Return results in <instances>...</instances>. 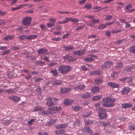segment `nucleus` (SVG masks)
I'll use <instances>...</instances> for the list:
<instances>
[{"instance_id": "nucleus-55", "label": "nucleus", "mask_w": 135, "mask_h": 135, "mask_svg": "<svg viewBox=\"0 0 135 135\" xmlns=\"http://www.w3.org/2000/svg\"><path fill=\"white\" fill-rule=\"evenodd\" d=\"M39 26L42 29H45L46 28V26L45 25H41Z\"/></svg>"}, {"instance_id": "nucleus-58", "label": "nucleus", "mask_w": 135, "mask_h": 135, "mask_svg": "<svg viewBox=\"0 0 135 135\" xmlns=\"http://www.w3.org/2000/svg\"><path fill=\"white\" fill-rule=\"evenodd\" d=\"M132 5L130 4L128 5L127 6H126L125 7V8L126 9L128 10L129 9H130L132 8Z\"/></svg>"}, {"instance_id": "nucleus-61", "label": "nucleus", "mask_w": 135, "mask_h": 135, "mask_svg": "<svg viewBox=\"0 0 135 135\" xmlns=\"http://www.w3.org/2000/svg\"><path fill=\"white\" fill-rule=\"evenodd\" d=\"M38 135H49L47 133L44 132H39L38 133Z\"/></svg>"}, {"instance_id": "nucleus-39", "label": "nucleus", "mask_w": 135, "mask_h": 135, "mask_svg": "<svg viewBox=\"0 0 135 135\" xmlns=\"http://www.w3.org/2000/svg\"><path fill=\"white\" fill-rule=\"evenodd\" d=\"M51 73L54 76H56L57 75L58 73L56 69H54L51 71Z\"/></svg>"}, {"instance_id": "nucleus-56", "label": "nucleus", "mask_w": 135, "mask_h": 135, "mask_svg": "<svg viewBox=\"0 0 135 135\" xmlns=\"http://www.w3.org/2000/svg\"><path fill=\"white\" fill-rule=\"evenodd\" d=\"M113 18V17L111 15H109L106 17L105 19L107 20H111Z\"/></svg>"}, {"instance_id": "nucleus-22", "label": "nucleus", "mask_w": 135, "mask_h": 135, "mask_svg": "<svg viewBox=\"0 0 135 135\" xmlns=\"http://www.w3.org/2000/svg\"><path fill=\"white\" fill-rule=\"evenodd\" d=\"M100 89V88L98 87L95 86L91 88V91L92 92L95 93L98 91Z\"/></svg>"}, {"instance_id": "nucleus-60", "label": "nucleus", "mask_w": 135, "mask_h": 135, "mask_svg": "<svg viewBox=\"0 0 135 135\" xmlns=\"http://www.w3.org/2000/svg\"><path fill=\"white\" fill-rule=\"evenodd\" d=\"M6 12L4 11H2L0 10V15L4 16L6 14Z\"/></svg>"}, {"instance_id": "nucleus-4", "label": "nucleus", "mask_w": 135, "mask_h": 135, "mask_svg": "<svg viewBox=\"0 0 135 135\" xmlns=\"http://www.w3.org/2000/svg\"><path fill=\"white\" fill-rule=\"evenodd\" d=\"M113 64L112 62L107 61L105 62L104 64L102 65L101 67L103 69H106L107 68H109Z\"/></svg>"}, {"instance_id": "nucleus-28", "label": "nucleus", "mask_w": 135, "mask_h": 135, "mask_svg": "<svg viewBox=\"0 0 135 135\" xmlns=\"http://www.w3.org/2000/svg\"><path fill=\"white\" fill-rule=\"evenodd\" d=\"M56 122L55 120L54 119H52L50 121L47 122L46 124V125L47 126H49L53 124Z\"/></svg>"}, {"instance_id": "nucleus-40", "label": "nucleus", "mask_w": 135, "mask_h": 135, "mask_svg": "<svg viewBox=\"0 0 135 135\" xmlns=\"http://www.w3.org/2000/svg\"><path fill=\"white\" fill-rule=\"evenodd\" d=\"M119 73V71H115L113 72V74L111 75V77L112 78L117 76L118 75Z\"/></svg>"}, {"instance_id": "nucleus-24", "label": "nucleus", "mask_w": 135, "mask_h": 135, "mask_svg": "<svg viewBox=\"0 0 135 135\" xmlns=\"http://www.w3.org/2000/svg\"><path fill=\"white\" fill-rule=\"evenodd\" d=\"M91 112L85 111L84 112L83 114V116L84 117H87L91 114Z\"/></svg>"}, {"instance_id": "nucleus-7", "label": "nucleus", "mask_w": 135, "mask_h": 135, "mask_svg": "<svg viewBox=\"0 0 135 135\" xmlns=\"http://www.w3.org/2000/svg\"><path fill=\"white\" fill-rule=\"evenodd\" d=\"M9 98L15 102H17L20 101L21 99L20 97L16 96L11 95L9 97Z\"/></svg>"}, {"instance_id": "nucleus-31", "label": "nucleus", "mask_w": 135, "mask_h": 135, "mask_svg": "<svg viewBox=\"0 0 135 135\" xmlns=\"http://www.w3.org/2000/svg\"><path fill=\"white\" fill-rule=\"evenodd\" d=\"M37 37L36 35H30L29 36L27 35V39L28 40H31L33 39L36 38Z\"/></svg>"}, {"instance_id": "nucleus-11", "label": "nucleus", "mask_w": 135, "mask_h": 135, "mask_svg": "<svg viewBox=\"0 0 135 135\" xmlns=\"http://www.w3.org/2000/svg\"><path fill=\"white\" fill-rule=\"evenodd\" d=\"M108 84L109 86L113 88H118L119 86V85L118 84L112 82H108Z\"/></svg>"}, {"instance_id": "nucleus-30", "label": "nucleus", "mask_w": 135, "mask_h": 135, "mask_svg": "<svg viewBox=\"0 0 135 135\" xmlns=\"http://www.w3.org/2000/svg\"><path fill=\"white\" fill-rule=\"evenodd\" d=\"M65 131V130L64 129H60L55 131V132L57 134H61L64 133Z\"/></svg>"}, {"instance_id": "nucleus-25", "label": "nucleus", "mask_w": 135, "mask_h": 135, "mask_svg": "<svg viewBox=\"0 0 135 135\" xmlns=\"http://www.w3.org/2000/svg\"><path fill=\"white\" fill-rule=\"evenodd\" d=\"M126 41L125 39H122L118 41H115L114 42L115 44H124L126 43Z\"/></svg>"}, {"instance_id": "nucleus-43", "label": "nucleus", "mask_w": 135, "mask_h": 135, "mask_svg": "<svg viewBox=\"0 0 135 135\" xmlns=\"http://www.w3.org/2000/svg\"><path fill=\"white\" fill-rule=\"evenodd\" d=\"M123 63L122 62H120L119 63L116 64V68H121L123 66Z\"/></svg>"}, {"instance_id": "nucleus-16", "label": "nucleus", "mask_w": 135, "mask_h": 135, "mask_svg": "<svg viewBox=\"0 0 135 135\" xmlns=\"http://www.w3.org/2000/svg\"><path fill=\"white\" fill-rule=\"evenodd\" d=\"M103 82V80L101 78L97 79L95 80L93 83L95 85H99L101 84Z\"/></svg>"}, {"instance_id": "nucleus-50", "label": "nucleus", "mask_w": 135, "mask_h": 135, "mask_svg": "<svg viewBox=\"0 0 135 135\" xmlns=\"http://www.w3.org/2000/svg\"><path fill=\"white\" fill-rule=\"evenodd\" d=\"M10 51L9 50H7L4 51L3 52L2 54V55H8L9 54Z\"/></svg>"}, {"instance_id": "nucleus-33", "label": "nucleus", "mask_w": 135, "mask_h": 135, "mask_svg": "<svg viewBox=\"0 0 135 135\" xmlns=\"http://www.w3.org/2000/svg\"><path fill=\"white\" fill-rule=\"evenodd\" d=\"M62 83V81L60 80H56L55 81L53 84V85H59L61 84Z\"/></svg>"}, {"instance_id": "nucleus-27", "label": "nucleus", "mask_w": 135, "mask_h": 135, "mask_svg": "<svg viewBox=\"0 0 135 135\" xmlns=\"http://www.w3.org/2000/svg\"><path fill=\"white\" fill-rule=\"evenodd\" d=\"M47 50L46 49H41L38 50H37V51L38 54H43L45 52H47Z\"/></svg>"}, {"instance_id": "nucleus-3", "label": "nucleus", "mask_w": 135, "mask_h": 135, "mask_svg": "<svg viewBox=\"0 0 135 135\" xmlns=\"http://www.w3.org/2000/svg\"><path fill=\"white\" fill-rule=\"evenodd\" d=\"M99 116L100 119H103L106 118L107 117L106 109L101 108L100 110L98 112Z\"/></svg>"}, {"instance_id": "nucleus-37", "label": "nucleus", "mask_w": 135, "mask_h": 135, "mask_svg": "<svg viewBox=\"0 0 135 135\" xmlns=\"http://www.w3.org/2000/svg\"><path fill=\"white\" fill-rule=\"evenodd\" d=\"M13 38V36H7L4 37L3 39L5 40H7L8 39L10 40H12Z\"/></svg>"}, {"instance_id": "nucleus-21", "label": "nucleus", "mask_w": 135, "mask_h": 135, "mask_svg": "<svg viewBox=\"0 0 135 135\" xmlns=\"http://www.w3.org/2000/svg\"><path fill=\"white\" fill-rule=\"evenodd\" d=\"M132 104L128 103H125L122 104V107L123 108H126L132 107Z\"/></svg>"}, {"instance_id": "nucleus-42", "label": "nucleus", "mask_w": 135, "mask_h": 135, "mask_svg": "<svg viewBox=\"0 0 135 135\" xmlns=\"http://www.w3.org/2000/svg\"><path fill=\"white\" fill-rule=\"evenodd\" d=\"M130 51L131 52L135 54V46L131 47L130 49Z\"/></svg>"}, {"instance_id": "nucleus-49", "label": "nucleus", "mask_w": 135, "mask_h": 135, "mask_svg": "<svg viewBox=\"0 0 135 135\" xmlns=\"http://www.w3.org/2000/svg\"><path fill=\"white\" fill-rule=\"evenodd\" d=\"M106 26L107 25H105L104 24H102L99 26L98 28L99 29H104Z\"/></svg>"}, {"instance_id": "nucleus-62", "label": "nucleus", "mask_w": 135, "mask_h": 135, "mask_svg": "<svg viewBox=\"0 0 135 135\" xmlns=\"http://www.w3.org/2000/svg\"><path fill=\"white\" fill-rule=\"evenodd\" d=\"M121 31V30H114L112 31V33H117L119 32H120Z\"/></svg>"}, {"instance_id": "nucleus-8", "label": "nucleus", "mask_w": 135, "mask_h": 135, "mask_svg": "<svg viewBox=\"0 0 135 135\" xmlns=\"http://www.w3.org/2000/svg\"><path fill=\"white\" fill-rule=\"evenodd\" d=\"M130 90V89L127 87L124 88L121 91V93L123 95H127L128 94Z\"/></svg>"}, {"instance_id": "nucleus-64", "label": "nucleus", "mask_w": 135, "mask_h": 135, "mask_svg": "<svg viewBox=\"0 0 135 135\" xmlns=\"http://www.w3.org/2000/svg\"><path fill=\"white\" fill-rule=\"evenodd\" d=\"M69 35V34L68 33H66L65 34H64L63 35V37H62V38H65L67 37H68V36Z\"/></svg>"}, {"instance_id": "nucleus-38", "label": "nucleus", "mask_w": 135, "mask_h": 135, "mask_svg": "<svg viewBox=\"0 0 135 135\" xmlns=\"http://www.w3.org/2000/svg\"><path fill=\"white\" fill-rule=\"evenodd\" d=\"M45 63V62H42V61H36L35 62V64L37 65H43Z\"/></svg>"}, {"instance_id": "nucleus-59", "label": "nucleus", "mask_w": 135, "mask_h": 135, "mask_svg": "<svg viewBox=\"0 0 135 135\" xmlns=\"http://www.w3.org/2000/svg\"><path fill=\"white\" fill-rule=\"evenodd\" d=\"M81 68L84 70H87L89 69V68H86L85 66H82L81 67Z\"/></svg>"}, {"instance_id": "nucleus-10", "label": "nucleus", "mask_w": 135, "mask_h": 135, "mask_svg": "<svg viewBox=\"0 0 135 135\" xmlns=\"http://www.w3.org/2000/svg\"><path fill=\"white\" fill-rule=\"evenodd\" d=\"M50 21L49 23L47 24V25L49 27H52L53 26L55 25V22H56V19L52 18L49 20Z\"/></svg>"}, {"instance_id": "nucleus-45", "label": "nucleus", "mask_w": 135, "mask_h": 135, "mask_svg": "<svg viewBox=\"0 0 135 135\" xmlns=\"http://www.w3.org/2000/svg\"><path fill=\"white\" fill-rule=\"evenodd\" d=\"M43 109L41 107H37L34 108L33 112H36L40 111Z\"/></svg>"}, {"instance_id": "nucleus-13", "label": "nucleus", "mask_w": 135, "mask_h": 135, "mask_svg": "<svg viewBox=\"0 0 135 135\" xmlns=\"http://www.w3.org/2000/svg\"><path fill=\"white\" fill-rule=\"evenodd\" d=\"M67 126V124L66 123L59 124L56 126V128L57 129H59L66 128Z\"/></svg>"}, {"instance_id": "nucleus-44", "label": "nucleus", "mask_w": 135, "mask_h": 135, "mask_svg": "<svg viewBox=\"0 0 135 135\" xmlns=\"http://www.w3.org/2000/svg\"><path fill=\"white\" fill-rule=\"evenodd\" d=\"M84 7L86 8L87 9H90L92 7V5L90 4L89 3L85 5Z\"/></svg>"}, {"instance_id": "nucleus-32", "label": "nucleus", "mask_w": 135, "mask_h": 135, "mask_svg": "<svg viewBox=\"0 0 135 135\" xmlns=\"http://www.w3.org/2000/svg\"><path fill=\"white\" fill-rule=\"evenodd\" d=\"M84 60L85 61H86L87 62H91L92 61L94 60V59L92 57H87L84 59Z\"/></svg>"}, {"instance_id": "nucleus-26", "label": "nucleus", "mask_w": 135, "mask_h": 135, "mask_svg": "<svg viewBox=\"0 0 135 135\" xmlns=\"http://www.w3.org/2000/svg\"><path fill=\"white\" fill-rule=\"evenodd\" d=\"M84 131L86 133H92L93 131L91 129L88 127H85L84 129Z\"/></svg>"}, {"instance_id": "nucleus-6", "label": "nucleus", "mask_w": 135, "mask_h": 135, "mask_svg": "<svg viewBox=\"0 0 135 135\" xmlns=\"http://www.w3.org/2000/svg\"><path fill=\"white\" fill-rule=\"evenodd\" d=\"M86 52V50L84 49L76 51L73 52V54L75 55L81 56Z\"/></svg>"}, {"instance_id": "nucleus-36", "label": "nucleus", "mask_w": 135, "mask_h": 135, "mask_svg": "<svg viewBox=\"0 0 135 135\" xmlns=\"http://www.w3.org/2000/svg\"><path fill=\"white\" fill-rule=\"evenodd\" d=\"M84 123L86 125H89L90 124H93V120H89L88 121L86 119L84 120Z\"/></svg>"}, {"instance_id": "nucleus-2", "label": "nucleus", "mask_w": 135, "mask_h": 135, "mask_svg": "<svg viewBox=\"0 0 135 135\" xmlns=\"http://www.w3.org/2000/svg\"><path fill=\"white\" fill-rule=\"evenodd\" d=\"M72 68L69 66H60L59 69L62 74H65L70 71Z\"/></svg>"}, {"instance_id": "nucleus-41", "label": "nucleus", "mask_w": 135, "mask_h": 135, "mask_svg": "<svg viewBox=\"0 0 135 135\" xmlns=\"http://www.w3.org/2000/svg\"><path fill=\"white\" fill-rule=\"evenodd\" d=\"M15 92V91L12 89H8L6 91V93H10L11 94H13Z\"/></svg>"}, {"instance_id": "nucleus-17", "label": "nucleus", "mask_w": 135, "mask_h": 135, "mask_svg": "<svg viewBox=\"0 0 135 135\" xmlns=\"http://www.w3.org/2000/svg\"><path fill=\"white\" fill-rule=\"evenodd\" d=\"M63 48L66 51L72 50L74 49V48L73 46H71L70 45L65 46L63 47Z\"/></svg>"}, {"instance_id": "nucleus-57", "label": "nucleus", "mask_w": 135, "mask_h": 135, "mask_svg": "<svg viewBox=\"0 0 135 135\" xmlns=\"http://www.w3.org/2000/svg\"><path fill=\"white\" fill-rule=\"evenodd\" d=\"M83 28L82 26H78L77 28H76L75 30L76 31H78V30H80Z\"/></svg>"}, {"instance_id": "nucleus-20", "label": "nucleus", "mask_w": 135, "mask_h": 135, "mask_svg": "<svg viewBox=\"0 0 135 135\" xmlns=\"http://www.w3.org/2000/svg\"><path fill=\"white\" fill-rule=\"evenodd\" d=\"M80 96L83 98L86 99L89 98L90 96V93L88 92L85 94H81Z\"/></svg>"}, {"instance_id": "nucleus-46", "label": "nucleus", "mask_w": 135, "mask_h": 135, "mask_svg": "<svg viewBox=\"0 0 135 135\" xmlns=\"http://www.w3.org/2000/svg\"><path fill=\"white\" fill-rule=\"evenodd\" d=\"M11 123V122L10 120H5L3 123V124L4 126H6Z\"/></svg>"}, {"instance_id": "nucleus-23", "label": "nucleus", "mask_w": 135, "mask_h": 135, "mask_svg": "<svg viewBox=\"0 0 135 135\" xmlns=\"http://www.w3.org/2000/svg\"><path fill=\"white\" fill-rule=\"evenodd\" d=\"M27 5V4H26L20 5H19L18 6L15 7H12L11 8L12 10V11H14L18 9H20L21 8H22L23 6Z\"/></svg>"}, {"instance_id": "nucleus-47", "label": "nucleus", "mask_w": 135, "mask_h": 135, "mask_svg": "<svg viewBox=\"0 0 135 135\" xmlns=\"http://www.w3.org/2000/svg\"><path fill=\"white\" fill-rule=\"evenodd\" d=\"M52 40L56 41H57L61 40V38L59 37H56L52 38Z\"/></svg>"}, {"instance_id": "nucleus-18", "label": "nucleus", "mask_w": 135, "mask_h": 135, "mask_svg": "<svg viewBox=\"0 0 135 135\" xmlns=\"http://www.w3.org/2000/svg\"><path fill=\"white\" fill-rule=\"evenodd\" d=\"M101 73L100 71L99 70H94V71H91L89 74L90 75H99Z\"/></svg>"}, {"instance_id": "nucleus-63", "label": "nucleus", "mask_w": 135, "mask_h": 135, "mask_svg": "<svg viewBox=\"0 0 135 135\" xmlns=\"http://www.w3.org/2000/svg\"><path fill=\"white\" fill-rule=\"evenodd\" d=\"M7 47L6 46H0V50H4L7 48Z\"/></svg>"}, {"instance_id": "nucleus-34", "label": "nucleus", "mask_w": 135, "mask_h": 135, "mask_svg": "<svg viewBox=\"0 0 135 135\" xmlns=\"http://www.w3.org/2000/svg\"><path fill=\"white\" fill-rule=\"evenodd\" d=\"M102 98V96L101 95H95L93 97L92 99L94 100H99Z\"/></svg>"}, {"instance_id": "nucleus-5", "label": "nucleus", "mask_w": 135, "mask_h": 135, "mask_svg": "<svg viewBox=\"0 0 135 135\" xmlns=\"http://www.w3.org/2000/svg\"><path fill=\"white\" fill-rule=\"evenodd\" d=\"M31 21V17H26L23 19L22 23L25 25H28L30 24Z\"/></svg>"}, {"instance_id": "nucleus-52", "label": "nucleus", "mask_w": 135, "mask_h": 135, "mask_svg": "<svg viewBox=\"0 0 135 135\" xmlns=\"http://www.w3.org/2000/svg\"><path fill=\"white\" fill-rule=\"evenodd\" d=\"M5 24V22L4 20H0V25H3Z\"/></svg>"}, {"instance_id": "nucleus-12", "label": "nucleus", "mask_w": 135, "mask_h": 135, "mask_svg": "<svg viewBox=\"0 0 135 135\" xmlns=\"http://www.w3.org/2000/svg\"><path fill=\"white\" fill-rule=\"evenodd\" d=\"M71 88H62L60 89V91L61 93H65L70 91Z\"/></svg>"}, {"instance_id": "nucleus-48", "label": "nucleus", "mask_w": 135, "mask_h": 135, "mask_svg": "<svg viewBox=\"0 0 135 135\" xmlns=\"http://www.w3.org/2000/svg\"><path fill=\"white\" fill-rule=\"evenodd\" d=\"M54 104V103H53L50 101H48L46 103L47 105L49 107L53 105Z\"/></svg>"}, {"instance_id": "nucleus-15", "label": "nucleus", "mask_w": 135, "mask_h": 135, "mask_svg": "<svg viewBox=\"0 0 135 135\" xmlns=\"http://www.w3.org/2000/svg\"><path fill=\"white\" fill-rule=\"evenodd\" d=\"M99 19H93L91 22L88 24V25L90 27L93 26H94V23H97L99 22Z\"/></svg>"}, {"instance_id": "nucleus-53", "label": "nucleus", "mask_w": 135, "mask_h": 135, "mask_svg": "<svg viewBox=\"0 0 135 135\" xmlns=\"http://www.w3.org/2000/svg\"><path fill=\"white\" fill-rule=\"evenodd\" d=\"M43 79L42 78H37L35 80V82L36 83L39 82L40 81L43 80Z\"/></svg>"}, {"instance_id": "nucleus-1", "label": "nucleus", "mask_w": 135, "mask_h": 135, "mask_svg": "<svg viewBox=\"0 0 135 135\" xmlns=\"http://www.w3.org/2000/svg\"><path fill=\"white\" fill-rule=\"evenodd\" d=\"M102 100L104 102L102 104L103 106L105 107H111L114 105V102L116 99L115 98L107 97L103 98Z\"/></svg>"}, {"instance_id": "nucleus-54", "label": "nucleus", "mask_w": 135, "mask_h": 135, "mask_svg": "<svg viewBox=\"0 0 135 135\" xmlns=\"http://www.w3.org/2000/svg\"><path fill=\"white\" fill-rule=\"evenodd\" d=\"M35 120V119H31L28 122V123L30 125H31L32 123Z\"/></svg>"}, {"instance_id": "nucleus-14", "label": "nucleus", "mask_w": 135, "mask_h": 135, "mask_svg": "<svg viewBox=\"0 0 135 135\" xmlns=\"http://www.w3.org/2000/svg\"><path fill=\"white\" fill-rule=\"evenodd\" d=\"M63 58L65 59L68 60L69 61H73L74 60L73 56H69L68 54H66L65 56H64Z\"/></svg>"}, {"instance_id": "nucleus-9", "label": "nucleus", "mask_w": 135, "mask_h": 135, "mask_svg": "<svg viewBox=\"0 0 135 135\" xmlns=\"http://www.w3.org/2000/svg\"><path fill=\"white\" fill-rule=\"evenodd\" d=\"M74 101L72 99L66 98L64 100V103L65 105H68L71 104Z\"/></svg>"}, {"instance_id": "nucleus-35", "label": "nucleus", "mask_w": 135, "mask_h": 135, "mask_svg": "<svg viewBox=\"0 0 135 135\" xmlns=\"http://www.w3.org/2000/svg\"><path fill=\"white\" fill-rule=\"evenodd\" d=\"M85 87V86L84 85H81L76 86L75 88V89H84Z\"/></svg>"}, {"instance_id": "nucleus-29", "label": "nucleus", "mask_w": 135, "mask_h": 135, "mask_svg": "<svg viewBox=\"0 0 135 135\" xmlns=\"http://www.w3.org/2000/svg\"><path fill=\"white\" fill-rule=\"evenodd\" d=\"M81 107L79 105H74L72 107V109L73 110L76 111H78L79 110L81 109Z\"/></svg>"}, {"instance_id": "nucleus-51", "label": "nucleus", "mask_w": 135, "mask_h": 135, "mask_svg": "<svg viewBox=\"0 0 135 135\" xmlns=\"http://www.w3.org/2000/svg\"><path fill=\"white\" fill-rule=\"evenodd\" d=\"M27 35H23L19 37V39L21 40H23L27 39Z\"/></svg>"}, {"instance_id": "nucleus-19", "label": "nucleus", "mask_w": 135, "mask_h": 135, "mask_svg": "<svg viewBox=\"0 0 135 135\" xmlns=\"http://www.w3.org/2000/svg\"><path fill=\"white\" fill-rule=\"evenodd\" d=\"M61 108L60 107H56L52 108H49L48 109L50 110L54 111H58L61 109Z\"/></svg>"}]
</instances>
